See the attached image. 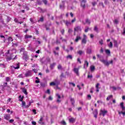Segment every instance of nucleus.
<instances>
[{"mask_svg": "<svg viewBox=\"0 0 125 125\" xmlns=\"http://www.w3.org/2000/svg\"><path fill=\"white\" fill-rule=\"evenodd\" d=\"M95 70V66H94V65H91L90 66L91 72H93V71H94Z\"/></svg>", "mask_w": 125, "mask_h": 125, "instance_id": "obj_19", "label": "nucleus"}, {"mask_svg": "<svg viewBox=\"0 0 125 125\" xmlns=\"http://www.w3.org/2000/svg\"><path fill=\"white\" fill-rule=\"evenodd\" d=\"M75 21H76V18H74V19L71 21V23H74Z\"/></svg>", "mask_w": 125, "mask_h": 125, "instance_id": "obj_62", "label": "nucleus"}, {"mask_svg": "<svg viewBox=\"0 0 125 125\" xmlns=\"http://www.w3.org/2000/svg\"><path fill=\"white\" fill-rule=\"evenodd\" d=\"M58 69L59 70H61V69H62V66H61V64H59L58 66Z\"/></svg>", "mask_w": 125, "mask_h": 125, "instance_id": "obj_46", "label": "nucleus"}, {"mask_svg": "<svg viewBox=\"0 0 125 125\" xmlns=\"http://www.w3.org/2000/svg\"><path fill=\"white\" fill-rule=\"evenodd\" d=\"M12 45H13V46H18V42H17V43H13V42H12Z\"/></svg>", "mask_w": 125, "mask_h": 125, "instance_id": "obj_42", "label": "nucleus"}, {"mask_svg": "<svg viewBox=\"0 0 125 125\" xmlns=\"http://www.w3.org/2000/svg\"><path fill=\"white\" fill-rule=\"evenodd\" d=\"M70 101L71 102L72 105H73V106H75V100H74V99L71 98Z\"/></svg>", "mask_w": 125, "mask_h": 125, "instance_id": "obj_21", "label": "nucleus"}, {"mask_svg": "<svg viewBox=\"0 0 125 125\" xmlns=\"http://www.w3.org/2000/svg\"><path fill=\"white\" fill-rule=\"evenodd\" d=\"M9 123H13V122H14V120H13V119H11V120H9Z\"/></svg>", "mask_w": 125, "mask_h": 125, "instance_id": "obj_63", "label": "nucleus"}, {"mask_svg": "<svg viewBox=\"0 0 125 125\" xmlns=\"http://www.w3.org/2000/svg\"><path fill=\"white\" fill-rule=\"evenodd\" d=\"M64 23H65L66 26H69V25H71V22L68 21H64Z\"/></svg>", "mask_w": 125, "mask_h": 125, "instance_id": "obj_27", "label": "nucleus"}, {"mask_svg": "<svg viewBox=\"0 0 125 125\" xmlns=\"http://www.w3.org/2000/svg\"><path fill=\"white\" fill-rule=\"evenodd\" d=\"M75 122H76V119L75 118H70L69 119V123H72V124L73 123H75Z\"/></svg>", "mask_w": 125, "mask_h": 125, "instance_id": "obj_14", "label": "nucleus"}, {"mask_svg": "<svg viewBox=\"0 0 125 125\" xmlns=\"http://www.w3.org/2000/svg\"><path fill=\"white\" fill-rule=\"evenodd\" d=\"M46 93H48V94H50V90L47 89Z\"/></svg>", "mask_w": 125, "mask_h": 125, "instance_id": "obj_58", "label": "nucleus"}, {"mask_svg": "<svg viewBox=\"0 0 125 125\" xmlns=\"http://www.w3.org/2000/svg\"><path fill=\"white\" fill-rule=\"evenodd\" d=\"M61 125H67V124L66 123V122H65V121H64V120L61 122Z\"/></svg>", "mask_w": 125, "mask_h": 125, "instance_id": "obj_36", "label": "nucleus"}, {"mask_svg": "<svg viewBox=\"0 0 125 125\" xmlns=\"http://www.w3.org/2000/svg\"><path fill=\"white\" fill-rule=\"evenodd\" d=\"M79 70H80V68H74L73 69V71L74 73H75L77 76H80V73H79Z\"/></svg>", "mask_w": 125, "mask_h": 125, "instance_id": "obj_6", "label": "nucleus"}, {"mask_svg": "<svg viewBox=\"0 0 125 125\" xmlns=\"http://www.w3.org/2000/svg\"><path fill=\"white\" fill-rule=\"evenodd\" d=\"M82 42V43H84V44H85V43H86V39L83 38Z\"/></svg>", "mask_w": 125, "mask_h": 125, "instance_id": "obj_26", "label": "nucleus"}, {"mask_svg": "<svg viewBox=\"0 0 125 125\" xmlns=\"http://www.w3.org/2000/svg\"><path fill=\"white\" fill-rule=\"evenodd\" d=\"M99 85H100V84L99 83H97L96 85V88L97 89H98L99 88Z\"/></svg>", "mask_w": 125, "mask_h": 125, "instance_id": "obj_40", "label": "nucleus"}, {"mask_svg": "<svg viewBox=\"0 0 125 125\" xmlns=\"http://www.w3.org/2000/svg\"><path fill=\"white\" fill-rule=\"evenodd\" d=\"M11 68H14L15 69H19L20 68V65H19V63L15 64L14 65L11 66Z\"/></svg>", "mask_w": 125, "mask_h": 125, "instance_id": "obj_7", "label": "nucleus"}, {"mask_svg": "<svg viewBox=\"0 0 125 125\" xmlns=\"http://www.w3.org/2000/svg\"><path fill=\"white\" fill-rule=\"evenodd\" d=\"M14 21H15L16 23H19V21H18V19H14Z\"/></svg>", "mask_w": 125, "mask_h": 125, "instance_id": "obj_57", "label": "nucleus"}, {"mask_svg": "<svg viewBox=\"0 0 125 125\" xmlns=\"http://www.w3.org/2000/svg\"><path fill=\"white\" fill-rule=\"evenodd\" d=\"M99 43L100 44H101V45H102L103 44V40H101L99 41Z\"/></svg>", "mask_w": 125, "mask_h": 125, "instance_id": "obj_50", "label": "nucleus"}, {"mask_svg": "<svg viewBox=\"0 0 125 125\" xmlns=\"http://www.w3.org/2000/svg\"><path fill=\"white\" fill-rule=\"evenodd\" d=\"M105 53L107 54L108 55H110L111 54V52L110 51V50H105Z\"/></svg>", "mask_w": 125, "mask_h": 125, "instance_id": "obj_28", "label": "nucleus"}, {"mask_svg": "<svg viewBox=\"0 0 125 125\" xmlns=\"http://www.w3.org/2000/svg\"><path fill=\"white\" fill-rule=\"evenodd\" d=\"M22 92L27 95L28 94V92H27V89L26 88H22Z\"/></svg>", "mask_w": 125, "mask_h": 125, "instance_id": "obj_20", "label": "nucleus"}, {"mask_svg": "<svg viewBox=\"0 0 125 125\" xmlns=\"http://www.w3.org/2000/svg\"><path fill=\"white\" fill-rule=\"evenodd\" d=\"M94 31H95V32H96L97 33H98V28L97 27V26H95L94 27Z\"/></svg>", "mask_w": 125, "mask_h": 125, "instance_id": "obj_30", "label": "nucleus"}, {"mask_svg": "<svg viewBox=\"0 0 125 125\" xmlns=\"http://www.w3.org/2000/svg\"><path fill=\"white\" fill-rule=\"evenodd\" d=\"M85 65L86 67H88V62H87V61H85L84 62V66H83L84 69H85Z\"/></svg>", "mask_w": 125, "mask_h": 125, "instance_id": "obj_16", "label": "nucleus"}, {"mask_svg": "<svg viewBox=\"0 0 125 125\" xmlns=\"http://www.w3.org/2000/svg\"><path fill=\"white\" fill-rule=\"evenodd\" d=\"M100 61H101V62H102V63H104V64L106 66H109L110 64H113V60L109 61V62L105 60H101Z\"/></svg>", "mask_w": 125, "mask_h": 125, "instance_id": "obj_1", "label": "nucleus"}, {"mask_svg": "<svg viewBox=\"0 0 125 125\" xmlns=\"http://www.w3.org/2000/svg\"><path fill=\"white\" fill-rule=\"evenodd\" d=\"M42 121H43V118L42 117H41L39 121V124H40V125H43Z\"/></svg>", "mask_w": 125, "mask_h": 125, "instance_id": "obj_17", "label": "nucleus"}, {"mask_svg": "<svg viewBox=\"0 0 125 125\" xmlns=\"http://www.w3.org/2000/svg\"><path fill=\"white\" fill-rule=\"evenodd\" d=\"M85 22L86 23H87V24H90V20H89V19H87L86 20H85Z\"/></svg>", "mask_w": 125, "mask_h": 125, "instance_id": "obj_38", "label": "nucleus"}, {"mask_svg": "<svg viewBox=\"0 0 125 125\" xmlns=\"http://www.w3.org/2000/svg\"><path fill=\"white\" fill-rule=\"evenodd\" d=\"M113 97V95H111L110 96H109L107 98H106V100L107 101H109V100H110V99H111V98H112Z\"/></svg>", "mask_w": 125, "mask_h": 125, "instance_id": "obj_33", "label": "nucleus"}, {"mask_svg": "<svg viewBox=\"0 0 125 125\" xmlns=\"http://www.w3.org/2000/svg\"><path fill=\"white\" fill-rule=\"evenodd\" d=\"M22 106L24 107V106H26V103L25 102H22Z\"/></svg>", "mask_w": 125, "mask_h": 125, "instance_id": "obj_52", "label": "nucleus"}, {"mask_svg": "<svg viewBox=\"0 0 125 125\" xmlns=\"http://www.w3.org/2000/svg\"><path fill=\"white\" fill-rule=\"evenodd\" d=\"M10 20H11V18H10V17H7V22H9V21H10Z\"/></svg>", "mask_w": 125, "mask_h": 125, "instance_id": "obj_51", "label": "nucleus"}, {"mask_svg": "<svg viewBox=\"0 0 125 125\" xmlns=\"http://www.w3.org/2000/svg\"><path fill=\"white\" fill-rule=\"evenodd\" d=\"M107 113V110H101L100 115H102L103 117H104L105 115H106Z\"/></svg>", "mask_w": 125, "mask_h": 125, "instance_id": "obj_4", "label": "nucleus"}, {"mask_svg": "<svg viewBox=\"0 0 125 125\" xmlns=\"http://www.w3.org/2000/svg\"><path fill=\"white\" fill-rule=\"evenodd\" d=\"M24 9H26V10H29V7L27 6H25L24 7Z\"/></svg>", "mask_w": 125, "mask_h": 125, "instance_id": "obj_64", "label": "nucleus"}, {"mask_svg": "<svg viewBox=\"0 0 125 125\" xmlns=\"http://www.w3.org/2000/svg\"><path fill=\"white\" fill-rule=\"evenodd\" d=\"M32 38H33V36L31 35H26L25 36V39H31Z\"/></svg>", "mask_w": 125, "mask_h": 125, "instance_id": "obj_24", "label": "nucleus"}, {"mask_svg": "<svg viewBox=\"0 0 125 125\" xmlns=\"http://www.w3.org/2000/svg\"><path fill=\"white\" fill-rule=\"evenodd\" d=\"M30 22H31V23H32V24H34V23H35V22L33 20V19H32V18L30 19Z\"/></svg>", "mask_w": 125, "mask_h": 125, "instance_id": "obj_56", "label": "nucleus"}, {"mask_svg": "<svg viewBox=\"0 0 125 125\" xmlns=\"http://www.w3.org/2000/svg\"><path fill=\"white\" fill-rule=\"evenodd\" d=\"M15 51V52H16V50L14 49H10V50H8V51H7V53L8 54H9V53H10V52H12V51Z\"/></svg>", "mask_w": 125, "mask_h": 125, "instance_id": "obj_23", "label": "nucleus"}, {"mask_svg": "<svg viewBox=\"0 0 125 125\" xmlns=\"http://www.w3.org/2000/svg\"><path fill=\"white\" fill-rule=\"evenodd\" d=\"M32 75H33L32 70H28V71H26V72L24 74V76L26 78H28L29 77L32 76Z\"/></svg>", "mask_w": 125, "mask_h": 125, "instance_id": "obj_2", "label": "nucleus"}, {"mask_svg": "<svg viewBox=\"0 0 125 125\" xmlns=\"http://www.w3.org/2000/svg\"><path fill=\"white\" fill-rule=\"evenodd\" d=\"M87 98L89 100H90V99H91V96H90V95H88Z\"/></svg>", "mask_w": 125, "mask_h": 125, "instance_id": "obj_54", "label": "nucleus"}, {"mask_svg": "<svg viewBox=\"0 0 125 125\" xmlns=\"http://www.w3.org/2000/svg\"><path fill=\"white\" fill-rule=\"evenodd\" d=\"M93 76L92 75H88L87 78L88 79H92Z\"/></svg>", "mask_w": 125, "mask_h": 125, "instance_id": "obj_45", "label": "nucleus"}, {"mask_svg": "<svg viewBox=\"0 0 125 125\" xmlns=\"http://www.w3.org/2000/svg\"><path fill=\"white\" fill-rule=\"evenodd\" d=\"M66 58L67 59H70V60H72V59H73V56L71 55H68L66 57Z\"/></svg>", "mask_w": 125, "mask_h": 125, "instance_id": "obj_18", "label": "nucleus"}, {"mask_svg": "<svg viewBox=\"0 0 125 125\" xmlns=\"http://www.w3.org/2000/svg\"><path fill=\"white\" fill-rule=\"evenodd\" d=\"M13 59V56H12V54L11 55V57H8L7 58V61H10V60H11V59Z\"/></svg>", "mask_w": 125, "mask_h": 125, "instance_id": "obj_25", "label": "nucleus"}, {"mask_svg": "<svg viewBox=\"0 0 125 125\" xmlns=\"http://www.w3.org/2000/svg\"><path fill=\"white\" fill-rule=\"evenodd\" d=\"M34 103V101H31L29 102V104L28 105H26V108H29V107H30L31 104H32V103Z\"/></svg>", "mask_w": 125, "mask_h": 125, "instance_id": "obj_22", "label": "nucleus"}, {"mask_svg": "<svg viewBox=\"0 0 125 125\" xmlns=\"http://www.w3.org/2000/svg\"><path fill=\"white\" fill-rule=\"evenodd\" d=\"M19 98L20 99H19V101H21V102H22L23 101V99H22L21 95H20L19 96Z\"/></svg>", "mask_w": 125, "mask_h": 125, "instance_id": "obj_47", "label": "nucleus"}, {"mask_svg": "<svg viewBox=\"0 0 125 125\" xmlns=\"http://www.w3.org/2000/svg\"><path fill=\"white\" fill-rule=\"evenodd\" d=\"M114 23H115V24H118L119 23V21H118V20H114Z\"/></svg>", "mask_w": 125, "mask_h": 125, "instance_id": "obj_53", "label": "nucleus"}, {"mask_svg": "<svg viewBox=\"0 0 125 125\" xmlns=\"http://www.w3.org/2000/svg\"><path fill=\"white\" fill-rule=\"evenodd\" d=\"M62 35H64V33H65V30L64 29H62L61 31Z\"/></svg>", "mask_w": 125, "mask_h": 125, "instance_id": "obj_55", "label": "nucleus"}, {"mask_svg": "<svg viewBox=\"0 0 125 125\" xmlns=\"http://www.w3.org/2000/svg\"><path fill=\"white\" fill-rule=\"evenodd\" d=\"M120 107L122 108V111L125 110V105H124V103H120Z\"/></svg>", "mask_w": 125, "mask_h": 125, "instance_id": "obj_11", "label": "nucleus"}, {"mask_svg": "<svg viewBox=\"0 0 125 125\" xmlns=\"http://www.w3.org/2000/svg\"><path fill=\"white\" fill-rule=\"evenodd\" d=\"M108 46L110 47V48H112V47H113V43H112V42H110V44L108 45Z\"/></svg>", "mask_w": 125, "mask_h": 125, "instance_id": "obj_43", "label": "nucleus"}, {"mask_svg": "<svg viewBox=\"0 0 125 125\" xmlns=\"http://www.w3.org/2000/svg\"><path fill=\"white\" fill-rule=\"evenodd\" d=\"M55 65H56V63L55 62H54L53 63L51 64L50 65L51 69H53V68H54V66H55Z\"/></svg>", "mask_w": 125, "mask_h": 125, "instance_id": "obj_29", "label": "nucleus"}, {"mask_svg": "<svg viewBox=\"0 0 125 125\" xmlns=\"http://www.w3.org/2000/svg\"><path fill=\"white\" fill-rule=\"evenodd\" d=\"M78 54H79V55H82L83 53V52L82 50H79L77 52Z\"/></svg>", "mask_w": 125, "mask_h": 125, "instance_id": "obj_32", "label": "nucleus"}, {"mask_svg": "<svg viewBox=\"0 0 125 125\" xmlns=\"http://www.w3.org/2000/svg\"><path fill=\"white\" fill-rule=\"evenodd\" d=\"M5 80H6V82H10V78H9V77H6Z\"/></svg>", "mask_w": 125, "mask_h": 125, "instance_id": "obj_39", "label": "nucleus"}, {"mask_svg": "<svg viewBox=\"0 0 125 125\" xmlns=\"http://www.w3.org/2000/svg\"><path fill=\"white\" fill-rule=\"evenodd\" d=\"M4 118L5 120H7V121H8L10 119V116L8 114H5L4 116Z\"/></svg>", "mask_w": 125, "mask_h": 125, "instance_id": "obj_12", "label": "nucleus"}, {"mask_svg": "<svg viewBox=\"0 0 125 125\" xmlns=\"http://www.w3.org/2000/svg\"><path fill=\"white\" fill-rule=\"evenodd\" d=\"M32 125H37V123H36V122H35V121H32Z\"/></svg>", "mask_w": 125, "mask_h": 125, "instance_id": "obj_60", "label": "nucleus"}, {"mask_svg": "<svg viewBox=\"0 0 125 125\" xmlns=\"http://www.w3.org/2000/svg\"><path fill=\"white\" fill-rule=\"evenodd\" d=\"M99 6H102L103 7V8H104V4L103 3V2H100L99 3Z\"/></svg>", "mask_w": 125, "mask_h": 125, "instance_id": "obj_35", "label": "nucleus"}, {"mask_svg": "<svg viewBox=\"0 0 125 125\" xmlns=\"http://www.w3.org/2000/svg\"><path fill=\"white\" fill-rule=\"evenodd\" d=\"M50 85H51V86H52L53 85H56V83L51 82V83H50Z\"/></svg>", "mask_w": 125, "mask_h": 125, "instance_id": "obj_34", "label": "nucleus"}, {"mask_svg": "<svg viewBox=\"0 0 125 125\" xmlns=\"http://www.w3.org/2000/svg\"><path fill=\"white\" fill-rule=\"evenodd\" d=\"M93 115L94 116V117L97 118V115H98V111H97V109H95L94 111L93 112Z\"/></svg>", "mask_w": 125, "mask_h": 125, "instance_id": "obj_10", "label": "nucleus"}, {"mask_svg": "<svg viewBox=\"0 0 125 125\" xmlns=\"http://www.w3.org/2000/svg\"><path fill=\"white\" fill-rule=\"evenodd\" d=\"M56 96H57V97H58V99L57 100V102L58 103H60V102H61V100H60V98H61V96L59 94H56Z\"/></svg>", "mask_w": 125, "mask_h": 125, "instance_id": "obj_8", "label": "nucleus"}, {"mask_svg": "<svg viewBox=\"0 0 125 125\" xmlns=\"http://www.w3.org/2000/svg\"><path fill=\"white\" fill-rule=\"evenodd\" d=\"M114 47H117V48H118V42H117V41H116V40H114Z\"/></svg>", "mask_w": 125, "mask_h": 125, "instance_id": "obj_15", "label": "nucleus"}, {"mask_svg": "<svg viewBox=\"0 0 125 125\" xmlns=\"http://www.w3.org/2000/svg\"><path fill=\"white\" fill-rule=\"evenodd\" d=\"M40 85L42 87H44L45 86V83H41Z\"/></svg>", "mask_w": 125, "mask_h": 125, "instance_id": "obj_37", "label": "nucleus"}, {"mask_svg": "<svg viewBox=\"0 0 125 125\" xmlns=\"http://www.w3.org/2000/svg\"><path fill=\"white\" fill-rule=\"evenodd\" d=\"M42 1L44 4L46 5L47 4V0H42Z\"/></svg>", "mask_w": 125, "mask_h": 125, "instance_id": "obj_49", "label": "nucleus"}, {"mask_svg": "<svg viewBox=\"0 0 125 125\" xmlns=\"http://www.w3.org/2000/svg\"><path fill=\"white\" fill-rule=\"evenodd\" d=\"M69 84H71V85L73 86L74 87L76 86V84L74 83L69 82Z\"/></svg>", "mask_w": 125, "mask_h": 125, "instance_id": "obj_48", "label": "nucleus"}, {"mask_svg": "<svg viewBox=\"0 0 125 125\" xmlns=\"http://www.w3.org/2000/svg\"><path fill=\"white\" fill-rule=\"evenodd\" d=\"M85 3H86V0H82L81 2V6L83 8V9L85 8Z\"/></svg>", "mask_w": 125, "mask_h": 125, "instance_id": "obj_3", "label": "nucleus"}, {"mask_svg": "<svg viewBox=\"0 0 125 125\" xmlns=\"http://www.w3.org/2000/svg\"><path fill=\"white\" fill-rule=\"evenodd\" d=\"M24 50H25V48H21L20 49V52H22V51H24Z\"/></svg>", "mask_w": 125, "mask_h": 125, "instance_id": "obj_61", "label": "nucleus"}, {"mask_svg": "<svg viewBox=\"0 0 125 125\" xmlns=\"http://www.w3.org/2000/svg\"><path fill=\"white\" fill-rule=\"evenodd\" d=\"M96 4H97V2H96L95 1H93L92 2V5H93V6H95V5H96Z\"/></svg>", "mask_w": 125, "mask_h": 125, "instance_id": "obj_41", "label": "nucleus"}, {"mask_svg": "<svg viewBox=\"0 0 125 125\" xmlns=\"http://www.w3.org/2000/svg\"><path fill=\"white\" fill-rule=\"evenodd\" d=\"M111 88H112V89H113V90H117V89H121V88H120L119 87L117 88L115 86L111 87Z\"/></svg>", "mask_w": 125, "mask_h": 125, "instance_id": "obj_31", "label": "nucleus"}, {"mask_svg": "<svg viewBox=\"0 0 125 125\" xmlns=\"http://www.w3.org/2000/svg\"><path fill=\"white\" fill-rule=\"evenodd\" d=\"M80 40H82V37H81V36H80V35H77L76 37V38L75 40V42H79V41H80Z\"/></svg>", "mask_w": 125, "mask_h": 125, "instance_id": "obj_9", "label": "nucleus"}, {"mask_svg": "<svg viewBox=\"0 0 125 125\" xmlns=\"http://www.w3.org/2000/svg\"><path fill=\"white\" fill-rule=\"evenodd\" d=\"M8 40L9 42H13V39L11 37H9Z\"/></svg>", "mask_w": 125, "mask_h": 125, "instance_id": "obj_44", "label": "nucleus"}, {"mask_svg": "<svg viewBox=\"0 0 125 125\" xmlns=\"http://www.w3.org/2000/svg\"><path fill=\"white\" fill-rule=\"evenodd\" d=\"M86 53H87V54H91V53H92V50H91V49H87Z\"/></svg>", "mask_w": 125, "mask_h": 125, "instance_id": "obj_13", "label": "nucleus"}, {"mask_svg": "<svg viewBox=\"0 0 125 125\" xmlns=\"http://www.w3.org/2000/svg\"><path fill=\"white\" fill-rule=\"evenodd\" d=\"M40 21H41V22L43 21V17L41 18L40 19Z\"/></svg>", "mask_w": 125, "mask_h": 125, "instance_id": "obj_59", "label": "nucleus"}, {"mask_svg": "<svg viewBox=\"0 0 125 125\" xmlns=\"http://www.w3.org/2000/svg\"><path fill=\"white\" fill-rule=\"evenodd\" d=\"M74 32H82V28L80 26H77L74 28Z\"/></svg>", "mask_w": 125, "mask_h": 125, "instance_id": "obj_5", "label": "nucleus"}]
</instances>
